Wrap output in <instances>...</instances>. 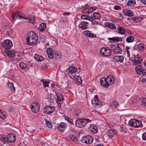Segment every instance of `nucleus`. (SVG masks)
Masks as SVG:
<instances>
[{
  "mask_svg": "<svg viewBox=\"0 0 146 146\" xmlns=\"http://www.w3.org/2000/svg\"><path fill=\"white\" fill-rule=\"evenodd\" d=\"M55 110V107L52 106H45L44 109V111L46 114H50L53 113Z\"/></svg>",
  "mask_w": 146,
  "mask_h": 146,
  "instance_id": "nucleus-12",
  "label": "nucleus"
},
{
  "mask_svg": "<svg viewBox=\"0 0 146 146\" xmlns=\"http://www.w3.org/2000/svg\"><path fill=\"white\" fill-rule=\"evenodd\" d=\"M64 15H70V13L69 12H65L63 14Z\"/></svg>",
  "mask_w": 146,
  "mask_h": 146,
  "instance_id": "nucleus-56",
  "label": "nucleus"
},
{
  "mask_svg": "<svg viewBox=\"0 0 146 146\" xmlns=\"http://www.w3.org/2000/svg\"><path fill=\"white\" fill-rule=\"evenodd\" d=\"M137 73L138 75H143L146 76V70L142 68L141 66H139L135 68Z\"/></svg>",
  "mask_w": 146,
  "mask_h": 146,
  "instance_id": "nucleus-10",
  "label": "nucleus"
},
{
  "mask_svg": "<svg viewBox=\"0 0 146 146\" xmlns=\"http://www.w3.org/2000/svg\"><path fill=\"white\" fill-rule=\"evenodd\" d=\"M8 86L12 91L14 92L15 91V88L13 83L12 82L9 83L8 84Z\"/></svg>",
  "mask_w": 146,
  "mask_h": 146,
  "instance_id": "nucleus-36",
  "label": "nucleus"
},
{
  "mask_svg": "<svg viewBox=\"0 0 146 146\" xmlns=\"http://www.w3.org/2000/svg\"><path fill=\"white\" fill-rule=\"evenodd\" d=\"M88 24L89 23L88 22L83 21L81 22L80 23L79 25V27L82 30L86 29L88 28Z\"/></svg>",
  "mask_w": 146,
  "mask_h": 146,
  "instance_id": "nucleus-19",
  "label": "nucleus"
},
{
  "mask_svg": "<svg viewBox=\"0 0 146 146\" xmlns=\"http://www.w3.org/2000/svg\"><path fill=\"white\" fill-rule=\"evenodd\" d=\"M137 48L141 51H144L145 47L144 46V45L142 44H138L137 45Z\"/></svg>",
  "mask_w": 146,
  "mask_h": 146,
  "instance_id": "nucleus-39",
  "label": "nucleus"
},
{
  "mask_svg": "<svg viewBox=\"0 0 146 146\" xmlns=\"http://www.w3.org/2000/svg\"><path fill=\"white\" fill-rule=\"evenodd\" d=\"M142 138L143 140H146V131L143 134Z\"/></svg>",
  "mask_w": 146,
  "mask_h": 146,
  "instance_id": "nucleus-53",
  "label": "nucleus"
},
{
  "mask_svg": "<svg viewBox=\"0 0 146 146\" xmlns=\"http://www.w3.org/2000/svg\"><path fill=\"white\" fill-rule=\"evenodd\" d=\"M92 21V23L93 24L95 25V24H97L98 23L97 21H94L93 20V21Z\"/></svg>",
  "mask_w": 146,
  "mask_h": 146,
  "instance_id": "nucleus-57",
  "label": "nucleus"
},
{
  "mask_svg": "<svg viewBox=\"0 0 146 146\" xmlns=\"http://www.w3.org/2000/svg\"><path fill=\"white\" fill-rule=\"evenodd\" d=\"M46 52L49 58L52 59L53 58L54 52L52 49L51 48H48L46 50Z\"/></svg>",
  "mask_w": 146,
  "mask_h": 146,
  "instance_id": "nucleus-22",
  "label": "nucleus"
},
{
  "mask_svg": "<svg viewBox=\"0 0 146 146\" xmlns=\"http://www.w3.org/2000/svg\"><path fill=\"white\" fill-rule=\"evenodd\" d=\"M117 29L118 33L122 35L125 34L126 31L124 28L119 26L118 27Z\"/></svg>",
  "mask_w": 146,
  "mask_h": 146,
  "instance_id": "nucleus-30",
  "label": "nucleus"
},
{
  "mask_svg": "<svg viewBox=\"0 0 146 146\" xmlns=\"http://www.w3.org/2000/svg\"><path fill=\"white\" fill-rule=\"evenodd\" d=\"M123 13L126 15L129 16H131L133 15V12L130 10L125 9L123 11Z\"/></svg>",
  "mask_w": 146,
  "mask_h": 146,
  "instance_id": "nucleus-28",
  "label": "nucleus"
},
{
  "mask_svg": "<svg viewBox=\"0 0 146 146\" xmlns=\"http://www.w3.org/2000/svg\"><path fill=\"white\" fill-rule=\"evenodd\" d=\"M139 81L143 83H146V78H142L141 77Z\"/></svg>",
  "mask_w": 146,
  "mask_h": 146,
  "instance_id": "nucleus-52",
  "label": "nucleus"
},
{
  "mask_svg": "<svg viewBox=\"0 0 146 146\" xmlns=\"http://www.w3.org/2000/svg\"><path fill=\"white\" fill-rule=\"evenodd\" d=\"M77 68L73 66H69L66 71V72L69 74H72L75 73L77 71Z\"/></svg>",
  "mask_w": 146,
  "mask_h": 146,
  "instance_id": "nucleus-24",
  "label": "nucleus"
},
{
  "mask_svg": "<svg viewBox=\"0 0 146 146\" xmlns=\"http://www.w3.org/2000/svg\"><path fill=\"white\" fill-rule=\"evenodd\" d=\"M76 80L78 83L80 84H82V80L81 79V78L79 76H78V77L77 78Z\"/></svg>",
  "mask_w": 146,
  "mask_h": 146,
  "instance_id": "nucleus-48",
  "label": "nucleus"
},
{
  "mask_svg": "<svg viewBox=\"0 0 146 146\" xmlns=\"http://www.w3.org/2000/svg\"><path fill=\"white\" fill-rule=\"evenodd\" d=\"M6 34L8 35H10V34H11V33L10 32H9V31H6Z\"/></svg>",
  "mask_w": 146,
  "mask_h": 146,
  "instance_id": "nucleus-62",
  "label": "nucleus"
},
{
  "mask_svg": "<svg viewBox=\"0 0 146 146\" xmlns=\"http://www.w3.org/2000/svg\"><path fill=\"white\" fill-rule=\"evenodd\" d=\"M54 86L55 85L54 84H52V87L53 88Z\"/></svg>",
  "mask_w": 146,
  "mask_h": 146,
  "instance_id": "nucleus-64",
  "label": "nucleus"
},
{
  "mask_svg": "<svg viewBox=\"0 0 146 146\" xmlns=\"http://www.w3.org/2000/svg\"><path fill=\"white\" fill-rule=\"evenodd\" d=\"M13 108L12 107H9L8 108V111L10 112H11L13 110Z\"/></svg>",
  "mask_w": 146,
  "mask_h": 146,
  "instance_id": "nucleus-55",
  "label": "nucleus"
},
{
  "mask_svg": "<svg viewBox=\"0 0 146 146\" xmlns=\"http://www.w3.org/2000/svg\"><path fill=\"white\" fill-rule=\"evenodd\" d=\"M45 123L49 127L51 128L52 127V123L49 122L48 120H45Z\"/></svg>",
  "mask_w": 146,
  "mask_h": 146,
  "instance_id": "nucleus-44",
  "label": "nucleus"
},
{
  "mask_svg": "<svg viewBox=\"0 0 146 146\" xmlns=\"http://www.w3.org/2000/svg\"><path fill=\"white\" fill-rule=\"evenodd\" d=\"M61 21L62 22H64L65 21L64 20V18H62L61 19Z\"/></svg>",
  "mask_w": 146,
  "mask_h": 146,
  "instance_id": "nucleus-63",
  "label": "nucleus"
},
{
  "mask_svg": "<svg viewBox=\"0 0 146 146\" xmlns=\"http://www.w3.org/2000/svg\"><path fill=\"white\" fill-rule=\"evenodd\" d=\"M56 94L57 97V100L56 101L57 104L59 105L62 104L64 100L63 95L58 92L56 93Z\"/></svg>",
  "mask_w": 146,
  "mask_h": 146,
  "instance_id": "nucleus-15",
  "label": "nucleus"
},
{
  "mask_svg": "<svg viewBox=\"0 0 146 146\" xmlns=\"http://www.w3.org/2000/svg\"><path fill=\"white\" fill-rule=\"evenodd\" d=\"M128 124L132 127H142L143 126L141 121L135 119H131L129 121Z\"/></svg>",
  "mask_w": 146,
  "mask_h": 146,
  "instance_id": "nucleus-4",
  "label": "nucleus"
},
{
  "mask_svg": "<svg viewBox=\"0 0 146 146\" xmlns=\"http://www.w3.org/2000/svg\"><path fill=\"white\" fill-rule=\"evenodd\" d=\"M66 125L63 122H60L57 126V128L61 131H63L66 129Z\"/></svg>",
  "mask_w": 146,
  "mask_h": 146,
  "instance_id": "nucleus-23",
  "label": "nucleus"
},
{
  "mask_svg": "<svg viewBox=\"0 0 146 146\" xmlns=\"http://www.w3.org/2000/svg\"><path fill=\"white\" fill-rule=\"evenodd\" d=\"M12 17L13 20L15 19V18H17L18 17V12L17 13H13L12 14Z\"/></svg>",
  "mask_w": 146,
  "mask_h": 146,
  "instance_id": "nucleus-51",
  "label": "nucleus"
},
{
  "mask_svg": "<svg viewBox=\"0 0 146 146\" xmlns=\"http://www.w3.org/2000/svg\"><path fill=\"white\" fill-rule=\"evenodd\" d=\"M35 59L37 61L41 62L44 60V58L42 56L36 54L34 56Z\"/></svg>",
  "mask_w": 146,
  "mask_h": 146,
  "instance_id": "nucleus-31",
  "label": "nucleus"
},
{
  "mask_svg": "<svg viewBox=\"0 0 146 146\" xmlns=\"http://www.w3.org/2000/svg\"><path fill=\"white\" fill-rule=\"evenodd\" d=\"M126 32L130 34H132V32H131L130 30L129 29L126 30Z\"/></svg>",
  "mask_w": 146,
  "mask_h": 146,
  "instance_id": "nucleus-58",
  "label": "nucleus"
},
{
  "mask_svg": "<svg viewBox=\"0 0 146 146\" xmlns=\"http://www.w3.org/2000/svg\"><path fill=\"white\" fill-rule=\"evenodd\" d=\"M131 19L135 23H139L140 22V20L137 18H131Z\"/></svg>",
  "mask_w": 146,
  "mask_h": 146,
  "instance_id": "nucleus-46",
  "label": "nucleus"
},
{
  "mask_svg": "<svg viewBox=\"0 0 146 146\" xmlns=\"http://www.w3.org/2000/svg\"><path fill=\"white\" fill-rule=\"evenodd\" d=\"M117 131L115 129L109 130L106 133L109 137H112L117 133Z\"/></svg>",
  "mask_w": 146,
  "mask_h": 146,
  "instance_id": "nucleus-21",
  "label": "nucleus"
},
{
  "mask_svg": "<svg viewBox=\"0 0 146 146\" xmlns=\"http://www.w3.org/2000/svg\"><path fill=\"white\" fill-rule=\"evenodd\" d=\"M141 104L143 106L146 107V98H142L141 100Z\"/></svg>",
  "mask_w": 146,
  "mask_h": 146,
  "instance_id": "nucleus-43",
  "label": "nucleus"
},
{
  "mask_svg": "<svg viewBox=\"0 0 146 146\" xmlns=\"http://www.w3.org/2000/svg\"><path fill=\"white\" fill-rule=\"evenodd\" d=\"M18 18L19 19L23 18L25 19H27L28 20V22L33 23H34L35 21V18L33 17H25V15L24 14L19 12H18Z\"/></svg>",
  "mask_w": 146,
  "mask_h": 146,
  "instance_id": "nucleus-6",
  "label": "nucleus"
},
{
  "mask_svg": "<svg viewBox=\"0 0 146 146\" xmlns=\"http://www.w3.org/2000/svg\"><path fill=\"white\" fill-rule=\"evenodd\" d=\"M7 137L3 135H0V141L3 142H7Z\"/></svg>",
  "mask_w": 146,
  "mask_h": 146,
  "instance_id": "nucleus-38",
  "label": "nucleus"
},
{
  "mask_svg": "<svg viewBox=\"0 0 146 146\" xmlns=\"http://www.w3.org/2000/svg\"><path fill=\"white\" fill-rule=\"evenodd\" d=\"M65 119L68 122H69L70 123L72 124H73V121L72 119H71L70 118L68 117H65Z\"/></svg>",
  "mask_w": 146,
  "mask_h": 146,
  "instance_id": "nucleus-47",
  "label": "nucleus"
},
{
  "mask_svg": "<svg viewBox=\"0 0 146 146\" xmlns=\"http://www.w3.org/2000/svg\"><path fill=\"white\" fill-rule=\"evenodd\" d=\"M5 113L3 110H0V118L3 119H5L6 118Z\"/></svg>",
  "mask_w": 146,
  "mask_h": 146,
  "instance_id": "nucleus-37",
  "label": "nucleus"
},
{
  "mask_svg": "<svg viewBox=\"0 0 146 146\" xmlns=\"http://www.w3.org/2000/svg\"><path fill=\"white\" fill-rule=\"evenodd\" d=\"M19 66L22 69H25L27 68V65L25 63L21 62L20 63Z\"/></svg>",
  "mask_w": 146,
  "mask_h": 146,
  "instance_id": "nucleus-40",
  "label": "nucleus"
},
{
  "mask_svg": "<svg viewBox=\"0 0 146 146\" xmlns=\"http://www.w3.org/2000/svg\"><path fill=\"white\" fill-rule=\"evenodd\" d=\"M26 36V41L28 45H33L37 41L38 35L33 31H31L27 33Z\"/></svg>",
  "mask_w": 146,
  "mask_h": 146,
  "instance_id": "nucleus-2",
  "label": "nucleus"
},
{
  "mask_svg": "<svg viewBox=\"0 0 146 146\" xmlns=\"http://www.w3.org/2000/svg\"><path fill=\"white\" fill-rule=\"evenodd\" d=\"M134 40V38L131 36H130L127 37L126 38V41L127 43H131L133 42Z\"/></svg>",
  "mask_w": 146,
  "mask_h": 146,
  "instance_id": "nucleus-34",
  "label": "nucleus"
},
{
  "mask_svg": "<svg viewBox=\"0 0 146 146\" xmlns=\"http://www.w3.org/2000/svg\"><path fill=\"white\" fill-rule=\"evenodd\" d=\"M91 128L92 129V133H96L98 132V129L96 126L94 125L93 126H92Z\"/></svg>",
  "mask_w": 146,
  "mask_h": 146,
  "instance_id": "nucleus-42",
  "label": "nucleus"
},
{
  "mask_svg": "<svg viewBox=\"0 0 146 146\" xmlns=\"http://www.w3.org/2000/svg\"><path fill=\"white\" fill-rule=\"evenodd\" d=\"M39 29L40 31L43 32L46 28V23H41L40 25Z\"/></svg>",
  "mask_w": 146,
  "mask_h": 146,
  "instance_id": "nucleus-32",
  "label": "nucleus"
},
{
  "mask_svg": "<svg viewBox=\"0 0 146 146\" xmlns=\"http://www.w3.org/2000/svg\"><path fill=\"white\" fill-rule=\"evenodd\" d=\"M2 46L6 49H9L13 46V44L11 41L9 40H5L1 44Z\"/></svg>",
  "mask_w": 146,
  "mask_h": 146,
  "instance_id": "nucleus-7",
  "label": "nucleus"
},
{
  "mask_svg": "<svg viewBox=\"0 0 146 146\" xmlns=\"http://www.w3.org/2000/svg\"><path fill=\"white\" fill-rule=\"evenodd\" d=\"M124 58L123 56L120 55L114 56L113 58L114 62H122L123 61Z\"/></svg>",
  "mask_w": 146,
  "mask_h": 146,
  "instance_id": "nucleus-25",
  "label": "nucleus"
},
{
  "mask_svg": "<svg viewBox=\"0 0 146 146\" xmlns=\"http://www.w3.org/2000/svg\"><path fill=\"white\" fill-rule=\"evenodd\" d=\"M55 55L56 57L58 59L61 57V54L60 52L58 51H56L55 52Z\"/></svg>",
  "mask_w": 146,
  "mask_h": 146,
  "instance_id": "nucleus-45",
  "label": "nucleus"
},
{
  "mask_svg": "<svg viewBox=\"0 0 146 146\" xmlns=\"http://www.w3.org/2000/svg\"><path fill=\"white\" fill-rule=\"evenodd\" d=\"M101 17V14L98 13L94 12L91 14L90 19V21H93V20L100 19Z\"/></svg>",
  "mask_w": 146,
  "mask_h": 146,
  "instance_id": "nucleus-16",
  "label": "nucleus"
},
{
  "mask_svg": "<svg viewBox=\"0 0 146 146\" xmlns=\"http://www.w3.org/2000/svg\"><path fill=\"white\" fill-rule=\"evenodd\" d=\"M141 2L142 3L146 5V0H141Z\"/></svg>",
  "mask_w": 146,
  "mask_h": 146,
  "instance_id": "nucleus-59",
  "label": "nucleus"
},
{
  "mask_svg": "<svg viewBox=\"0 0 146 146\" xmlns=\"http://www.w3.org/2000/svg\"><path fill=\"white\" fill-rule=\"evenodd\" d=\"M7 54L10 57H14L15 56V51L14 50L8 51Z\"/></svg>",
  "mask_w": 146,
  "mask_h": 146,
  "instance_id": "nucleus-33",
  "label": "nucleus"
},
{
  "mask_svg": "<svg viewBox=\"0 0 146 146\" xmlns=\"http://www.w3.org/2000/svg\"><path fill=\"white\" fill-rule=\"evenodd\" d=\"M93 140V138L89 135L82 137V141L83 143L88 144L92 143Z\"/></svg>",
  "mask_w": 146,
  "mask_h": 146,
  "instance_id": "nucleus-8",
  "label": "nucleus"
},
{
  "mask_svg": "<svg viewBox=\"0 0 146 146\" xmlns=\"http://www.w3.org/2000/svg\"><path fill=\"white\" fill-rule=\"evenodd\" d=\"M93 107L96 109H98L101 106V103L99 101L98 96L95 95L91 101Z\"/></svg>",
  "mask_w": 146,
  "mask_h": 146,
  "instance_id": "nucleus-5",
  "label": "nucleus"
},
{
  "mask_svg": "<svg viewBox=\"0 0 146 146\" xmlns=\"http://www.w3.org/2000/svg\"><path fill=\"white\" fill-rule=\"evenodd\" d=\"M104 25L105 27L112 29H115L116 28L115 25L111 23L106 22L104 23Z\"/></svg>",
  "mask_w": 146,
  "mask_h": 146,
  "instance_id": "nucleus-27",
  "label": "nucleus"
},
{
  "mask_svg": "<svg viewBox=\"0 0 146 146\" xmlns=\"http://www.w3.org/2000/svg\"><path fill=\"white\" fill-rule=\"evenodd\" d=\"M90 121L91 120L88 119H79L76 120L75 124L77 127L83 128L85 127L87 123Z\"/></svg>",
  "mask_w": 146,
  "mask_h": 146,
  "instance_id": "nucleus-3",
  "label": "nucleus"
},
{
  "mask_svg": "<svg viewBox=\"0 0 146 146\" xmlns=\"http://www.w3.org/2000/svg\"><path fill=\"white\" fill-rule=\"evenodd\" d=\"M83 33L84 35L89 37L94 38L96 36L95 34L92 33L91 31H85Z\"/></svg>",
  "mask_w": 146,
  "mask_h": 146,
  "instance_id": "nucleus-26",
  "label": "nucleus"
},
{
  "mask_svg": "<svg viewBox=\"0 0 146 146\" xmlns=\"http://www.w3.org/2000/svg\"><path fill=\"white\" fill-rule=\"evenodd\" d=\"M41 81L42 82L43 85L44 87L48 86V84L49 83V81H46V80H42Z\"/></svg>",
  "mask_w": 146,
  "mask_h": 146,
  "instance_id": "nucleus-41",
  "label": "nucleus"
},
{
  "mask_svg": "<svg viewBox=\"0 0 146 146\" xmlns=\"http://www.w3.org/2000/svg\"><path fill=\"white\" fill-rule=\"evenodd\" d=\"M131 48L130 47L128 46H126V50L127 53V56L129 57L130 56V52L129 50Z\"/></svg>",
  "mask_w": 146,
  "mask_h": 146,
  "instance_id": "nucleus-49",
  "label": "nucleus"
},
{
  "mask_svg": "<svg viewBox=\"0 0 146 146\" xmlns=\"http://www.w3.org/2000/svg\"><path fill=\"white\" fill-rule=\"evenodd\" d=\"M100 53L102 55L106 56H110L111 54V50L109 49H107L105 47H103L101 48L100 51Z\"/></svg>",
  "mask_w": 146,
  "mask_h": 146,
  "instance_id": "nucleus-9",
  "label": "nucleus"
},
{
  "mask_svg": "<svg viewBox=\"0 0 146 146\" xmlns=\"http://www.w3.org/2000/svg\"><path fill=\"white\" fill-rule=\"evenodd\" d=\"M143 60V58L138 55H135L133 60V62L135 64H140Z\"/></svg>",
  "mask_w": 146,
  "mask_h": 146,
  "instance_id": "nucleus-17",
  "label": "nucleus"
},
{
  "mask_svg": "<svg viewBox=\"0 0 146 146\" xmlns=\"http://www.w3.org/2000/svg\"><path fill=\"white\" fill-rule=\"evenodd\" d=\"M81 17L82 19H86V17H85V16L84 15H82L81 16Z\"/></svg>",
  "mask_w": 146,
  "mask_h": 146,
  "instance_id": "nucleus-60",
  "label": "nucleus"
},
{
  "mask_svg": "<svg viewBox=\"0 0 146 146\" xmlns=\"http://www.w3.org/2000/svg\"><path fill=\"white\" fill-rule=\"evenodd\" d=\"M119 104L116 101L114 102L112 104V106L113 108H116L117 106Z\"/></svg>",
  "mask_w": 146,
  "mask_h": 146,
  "instance_id": "nucleus-50",
  "label": "nucleus"
},
{
  "mask_svg": "<svg viewBox=\"0 0 146 146\" xmlns=\"http://www.w3.org/2000/svg\"><path fill=\"white\" fill-rule=\"evenodd\" d=\"M114 9L116 10H119L120 9V7L117 5L115 6L114 7Z\"/></svg>",
  "mask_w": 146,
  "mask_h": 146,
  "instance_id": "nucleus-54",
  "label": "nucleus"
},
{
  "mask_svg": "<svg viewBox=\"0 0 146 146\" xmlns=\"http://www.w3.org/2000/svg\"><path fill=\"white\" fill-rule=\"evenodd\" d=\"M70 139L73 141L76 142L78 141V139L76 136L74 135H71L69 136Z\"/></svg>",
  "mask_w": 146,
  "mask_h": 146,
  "instance_id": "nucleus-35",
  "label": "nucleus"
},
{
  "mask_svg": "<svg viewBox=\"0 0 146 146\" xmlns=\"http://www.w3.org/2000/svg\"><path fill=\"white\" fill-rule=\"evenodd\" d=\"M40 105L37 102L33 103L31 106V109L33 112L37 113L40 110Z\"/></svg>",
  "mask_w": 146,
  "mask_h": 146,
  "instance_id": "nucleus-11",
  "label": "nucleus"
},
{
  "mask_svg": "<svg viewBox=\"0 0 146 146\" xmlns=\"http://www.w3.org/2000/svg\"><path fill=\"white\" fill-rule=\"evenodd\" d=\"M96 9V7H87L83 9L82 11V12L84 13H89L95 10Z\"/></svg>",
  "mask_w": 146,
  "mask_h": 146,
  "instance_id": "nucleus-18",
  "label": "nucleus"
},
{
  "mask_svg": "<svg viewBox=\"0 0 146 146\" xmlns=\"http://www.w3.org/2000/svg\"><path fill=\"white\" fill-rule=\"evenodd\" d=\"M94 146H104V145L102 144H100L94 145Z\"/></svg>",
  "mask_w": 146,
  "mask_h": 146,
  "instance_id": "nucleus-61",
  "label": "nucleus"
},
{
  "mask_svg": "<svg viewBox=\"0 0 146 146\" xmlns=\"http://www.w3.org/2000/svg\"><path fill=\"white\" fill-rule=\"evenodd\" d=\"M113 77L111 75H109L106 78H102L100 79L101 85L105 88H108L110 85L112 84L114 81Z\"/></svg>",
  "mask_w": 146,
  "mask_h": 146,
  "instance_id": "nucleus-1",
  "label": "nucleus"
},
{
  "mask_svg": "<svg viewBox=\"0 0 146 146\" xmlns=\"http://www.w3.org/2000/svg\"><path fill=\"white\" fill-rule=\"evenodd\" d=\"M7 142L13 143L16 141L15 136L13 134L10 133L7 135Z\"/></svg>",
  "mask_w": 146,
  "mask_h": 146,
  "instance_id": "nucleus-14",
  "label": "nucleus"
},
{
  "mask_svg": "<svg viewBox=\"0 0 146 146\" xmlns=\"http://www.w3.org/2000/svg\"><path fill=\"white\" fill-rule=\"evenodd\" d=\"M136 2L135 0H128L126 5V6H134L136 4Z\"/></svg>",
  "mask_w": 146,
  "mask_h": 146,
  "instance_id": "nucleus-29",
  "label": "nucleus"
},
{
  "mask_svg": "<svg viewBox=\"0 0 146 146\" xmlns=\"http://www.w3.org/2000/svg\"><path fill=\"white\" fill-rule=\"evenodd\" d=\"M108 39L110 40L109 42L110 43L118 42L119 41H121L122 40L121 37L118 36L113 37L112 38H108Z\"/></svg>",
  "mask_w": 146,
  "mask_h": 146,
  "instance_id": "nucleus-20",
  "label": "nucleus"
},
{
  "mask_svg": "<svg viewBox=\"0 0 146 146\" xmlns=\"http://www.w3.org/2000/svg\"><path fill=\"white\" fill-rule=\"evenodd\" d=\"M111 48L113 52L115 54H121L122 52V49L118 44L117 46L115 45H112Z\"/></svg>",
  "mask_w": 146,
  "mask_h": 146,
  "instance_id": "nucleus-13",
  "label": "nucleus"
}]
</instances>
